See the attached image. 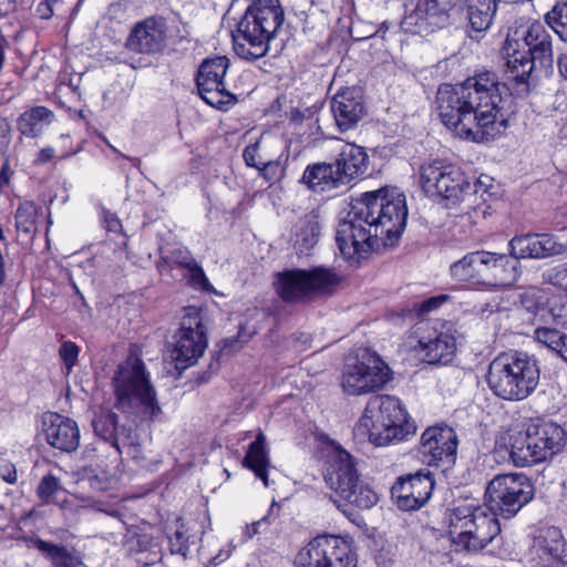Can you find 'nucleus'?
Segmentation results:
<instances>
[{"label": "nucleus", "instance_id": "nucleus-33", "mask_svg": "<svg viewBox=\"0 0 567 567\" xmlns=\"http://www.w3.org/2000/svg\"><path fill=\"white\" fill-rule=\"evenodd\" d=\"M43 431L48 443L63 452L71 451V423L63 415L48 412L43 415Z\"/></svg>", "mask_w": 567, "mask_h": 567}, {"label": "nucleus", "instance_id": "nucleus-29", "mask_svg": "<svg viewBox=\"0 0 567 567\" xmlns=\"http://www.w3.org/2000/svg\"><path fill=\"white\" fill-rule=\"evenodd\" d=\"M255 14V19L264 28L261 39H265L267 45L275 38L278 30L284 23V10L279 4L278 0H259L255 2L250 8Z\"/></svg>", "mask_w": 567, "mask_h": 567}, {"label": "nucleus", "instance_id": "nucleus-2", "mask_svg": "<svg viewBox=\"0 0 567 567\" xmlns=\"http://www.w3.org/2000/svg\"><path fill=\"white\" fill-rule=\"evenodd\" d=\"M406 218L405 196L398 188L364 193L338 225L336 239L341 255L358 262L371 250L393 245L402 235Z\"/></svg>", "mask_w": 567, "mask_h": 567}, {"label": "nucleus", "instance_id": "nucleus-27", "mask_svg": "<svg viewBox=\"0 0 567 567\" xmlns=\"http://www.w3.org/2000/svg\"><path fill=\"white\" fill-rule=\"evenodd\" d=\"M523 39L528 47L526 52L532 58L543 66H550L553 64L551 37L542 22L535 21L528 25Z\"/></svg>", "mask_w": 567, "mask_h": 567}, {"label": "nucleus", "instance_id": "nucleus-30", "mask_svg": "<svg viewBox=\"0 0 567 567\" xmlns=\"http://www.w3.org/2000/svg\"><path fill=\"white\" fill-rule=\"evenodd\" d=\"M458 0H419L414 10L416 19L421 20L420 28H442L450 21L451 11Z\"/></svg>", "mask_w": 567, "mask_h": 567}, {"label": "nucleus", "instance_id": "nucleus-38", "mask_svg": "<svg viewBox=\"0 0 567 567\" xmlns=\"http://www.w3.org/2000/svg\"><path fill=\"white\" fill-rule=\"evenodd\" d=\"M38 496L45 503L63 506L68 502L69 492L60 485L59 480L49 474L44 476L37 488Z\"/></svg>", "mask_w": 567, "mask_h": 567}, {"label": "nucleus", "instance_id": "nucleus-55", "mask_svg": "<svg viewBox=\"0 0 567 567\" xmlns=\"http://www.w3.org/2000/svg\"><path fill=\"white\" fill-rule=\"evenodd\" d=\"M60 355L63 361V367L69 374L71 372V341H64L60 348Z\"/></svg>", "mask_w": 567, "mask_h": 567}, {"label": "nucleus", "instance_id": "nucleus-35", "mask_svg": "<svg viewBox=\"0 0 567 567\" xmlns=\"http://www.w3.org/2000/svg\"><path fill=\"white\" fill-rule=\"evenodd\" d=\"M55 120L54 113L45 106L25 110L18 118V131L27 137L40 136Z\"/></svg>", "mask_w": 567, "mask_h": 567}, {"label": "nucleus", "instance_id": "nucleus-64", "mask_svg": "<svg viewBox=\"0 0 567 567\" xmlns=\"http://www.w3.org/2000/svg\"><path fill=\"white\" fill-rule=\"evenodd\" d=\"M72 289H73V292H75L76 295H80V291L78 290V288L75 287V285L73 284L72 286Z\"/></svg>", "mask_w": 567, "mask_h": 567}, {"label": "nucleus", "instance_id": "nucleus-23", "mask_svg": "<svg viewBox=\"0 0 567 567\" xmlns=\"http://www.w3.org/2000/svg\"><path fill=\"white\" fill-rule=\"evenodd\" d=\"M455 330L452 324H444L435 336L421 338L416 350L427 363H449L456 352Z\"/></svg>", "mask_w": 567, "mask_h": 567}, {"label": "nucleus", "instance_id": "nucleus-46", "mask_svg": "<svg viewBox=\"0 0 567 567\" xmlns=\"http://www.w3.org/2000/svg\"><path fill=\"white\" fill-rule=\"evenodd\" d=\"M260 146H261L260 142H257L255 144L248 145L244 150L243 156L248 166L255 167V168L261 167V164L264 163L266 157H264L260 154Z\"/></svg>", "mask_w": 567, "mask_h": 567}, {"label": "nucleus", "instance_id": "nucleus-26", "mask_svg": "<svg viewBox=\"0 0 567 567\" xmlns=\"http://www.w3.org/2000/svg\"><path fill=\"white\" fill-rule=\"evenodd\" d=\"M334 164L343 184L347 185L353 178L367 172L369 156L363 147L355 144H346L342 146Z\"/></svg>", "mask_w": 567, "mask_h": 567}, {"label": "nucleus", "instance_id": "nucleus-51", "mask_svg": "<svg viewBox=\"0 0 567 567\" xmlns=\"http://www.w3.org/2000/svg\"><path fill=\"white\" fill-rule=\"evenodd\" d=\"M103 223L105 228L109 231L121 233L122 231V223L120 218L112 212L104 209L103 210Z\"/></svg>", "mask_w": 567, "mask_h": 567}, {"label": "nucleus", "instance_id": "nucleus-13", "mask_svg": "<svg viewBox=\"0 0 567 567\" xmlns=\"http://www.w3.org/2000/svg\"><path fill=\"white\" fill-rule=\"evenodd\" d=\"M391 380L388 364L377 353L362 351L354 363H347L341 385L349 395H362L381 390Z\"/></svg>", "mask_w": 567, "mask_h": 567}, {"label": "nucleus", "instance_id": "nucleus-22", "mask_svg": "<svg viewBox=\"0 0 567 567\" xmlns=\"http://www.w3.org/2000/svg\"><path fill=\"white\" fill-rule=\"evenodd\" d=\"M485 260V288L511 287L520 277V261L509 252L499 254L486 250Z\"/></svg>", "mask_w": 567, "mask_h": 567}, {"label": "nucleus", "instance_id": "nucleus-25", "mask_svg": "<svg viewBox=\"0 0 567 567\" xmlns=\"http://www.w3.org/2000/svg\"><path fill=\"white\" fill-rule=\"evenodd\" d=\"M166 42L165 23L154 19H146L132 31L127 44L130 49L140 53L159 52Z\"/></svg>", "mask_w": 567, "mask_h": 567}, {"label": "nucleus", "instance_id": "nucleus-45", "mask_svg": "<svg viewBox=\"0 0 567 567\" xmlns=\"http://www.w3.org/2000/svg\"><path fill=\"white\" fill-rule=\"evenodd\" d=\"M187 275V281L190 286L202 289V290H208L209 288V281L203 270V268L196 262L194 267L186 270Z\"/></svg>", "mask_w": 567, "mask_h": 567}, {"label": "nucleus", "instance_id": "nucleus-20", "mask_svg": "<svg viewBox=\"0 0 567 567\" xmlns=\"http://www.w3.org/2000/svg\"><path fill=\"white\" fill-rule=\"evenodd\" d=\"M565 553V540L557 527H548L535 537L526 567H557Z\"/></svg>", "mask_w": 567, "mask_h": 567}, {"label": "nucleus", "instance_id": "nucleus-43", "mask_svg": "<svg viewBox=\"0 0 567 567\" xmlns=\"http://www.w3.org/2000/svg\"><path fill=\"white\" fill-rule=\"evenodd\" d=\"M167 262L172 267L181 268L186 271L194 267L197 261L187 248L179 247L171 251L169 256L167 257Z\"/></svg>", "mask_w": 567, "mask_h": 567}, {"label": "nucleus", "instance_id": "nucleus-44", "mask_svg": "<svg viewBox=\"0 0 567 567\" xmlns=\"http://www.w3.org/2000/svg\"><path fill=\"white\" fill-rule=\"evenodd\" d=\"M563 338V332L557 329L539 327L534 331V339L550 349L554 343Z\"/></svg>", "mask_w": 567, "mask_h": 567}, {"label": "nucleus", "instance_id": "nucleus-24", "mask_svg": "<svg viewBox=\"0 0 567 567\" xmlns=\"http://www.w3.org/2000/svg\"><path fill=\"white\" fill-rule=\"evenodd\" d=\"M486 250H476L467 252L461 259L450 266L452 279L463 286L485 288V260Z\"/></svg>", "mask_w": 567, "mask_h": 567}, {"label": "nucleus", "instance_id": "nucleus-14", "mask_svg": "<svg viewBox=\"0 0 567 567\" xmlns=\"http://www.w3.org/2000/svg\"><path fill=\"white\" fill-rule=\"evenodd\" d=\"M297 567H354L349 543L336 535H319L296 557Z\"/></svg>", "mask_w": 567, "mask_h": 567}, {"label": "nucleus", "instance_id": "nucleus-31", "mask_svg": "<svg viewBox=\"0 0 567 567\" xmlns=\"http://www.w3.org/2000/svg\"><path fill=\"white\" fill-rule=\"evenodd\" d=\"M513 42H516V40L508 35L504 48L507 56L505 73L508 80L525 84L535 68L536 60L528 52L516 50Z\"/></svg>", "mask_w": 567, "mask_h": 567}, {"label": "nucleus", "instance_id": "nucleus-56", "mask_svg": "<svg viewBox=\"0 0 567 567\" xmlns=\"http://www.w3.org/2000/svg\"><path fill=\"white\" fill-rule=\"evenodd\" d=\"M550 350L555 351L563 360L567 361V334L563 332V338L554 343Z\"/></svg>", "mask_w": 567, "mask_h": 567}, {"label": "nucleus", "instance_id": "nucleus-4", "mask_svg": "<svg viewBox=\"0 0 567 567\" xmlns=\"http://www.w3.org/2000/svg\"><path fill=\"white\" fill-rule=\"evenodd\" d=\"M414 432L415 425L409 420L401 401L391 395L370 398L354 427L358 437L367 439L375 446L402 441Z\"/></svg>", "mask_w": 567, "mask_h": 567}, {"label": "nucleus", "instance_id": "nucleus-40", "mask_svg": "<svg viewBox=\"0 0 567 567\" xmlns=\"http://www.w3.org/2000/svg\"><path fill=\"white\" fill-rule=\"evenodd\" d=\"M34 544L42 554L51 559L55 567L70 566L71 556L65 547L42 539L35 540Z\"/></svg>", "mask_w": 567, "mask_h": 567}, {"label": "nucleus", "instance_id": "nucleus-11", "mask_svg": "<svg viewBox=\"0 0 567 567\" xmlns=\"http://www.w3.org/2000/svg\"><path fill=\"white\" fill-rule=\"evenodd\" d=\"M174 344L168 350L167 360L181 373L197 363L207 348L206 327L200 309L185 308L181 327L174 336Z\"/></svg>", "mask_w": 567, "mask_h": 567}, {"label": "nucleus", "instance_id": "nucleus-21", "mask_svg": "<svg viewBox=\"0 0 567 567\" xmlns=\"http://www.w3.org/2000/svg\"><path fill=\"white\" fill-rule=\"evenodd\" d=\"M330 107L341 132L353 128L365 112L361 92L354 87L338 91L331 100Z\"/></svg>", "mask_w": 567, "mask_h": 567}, {"label": "nucleus", "instance_id": "nucleus-1", "mask_svg": "<svg viewBox=\"0 0 567 567\" xmlns=\"http://www.w3.org/2000/svg\"><path fill=\"white\" fill-rule=\"evenodd\" d=\"M504 89L492 72L455 85L444 83L437 89L435 110L456 136L473 142L495 140L507 126L502 106Z\"/></svg>", "mask_w": 567, "mask_h": 567}, {"label": "nucleus", "instance_id": "nucleus-39", "mask_svg": "<svg viewBox=\"0 0 567 567\" xmlns=\"http://www.w3.org/2000/svg\"><path fill=\"white\" fill-rule=\"evenodd\" d=\"M546 23L567 42V0L557 2L545 16Z\"/></svg>", "mask_w": 567, "mask_h": 567}, {"label": "nucleus", "instance_id": "nucleus-42", "mask_svg": "<svg viewBox=\"0 0 567 567\" xmlns=\"http://www.w3.org/2000/svg\"><path fill=\"white\" fill-rule=\"evenodd\" d=\"M543 281L567 291V262L545 270Z\"/></svg>", "mask_w": 567, "mask_h": 567}, {"label": "nucleus", "instance_id": "nucleus-53", "mask_svg": "<svg viewBox=\"0 0 567 567\" xmlns=\"http://www.w3.org/2000/svg\"><path fill=\"white\" fill-rule=\"evenodd\" d=\"M447 300V296L441 295L437 297H432L425 301L422 302L421 311L422 312H430L436 308H439L442 303H444Z\"/></svg>", "mask_w": 567, "mask_h": 567}, {"label": "nucleus", "instance_id": "nucleus-18", "mask_svg": "<svg viewBox=\"0 0 567 567\" xmlns=\"http://www.w3.org/2000/svg\"><path fill=\"white\" fill-rule=\"evenodd\" d=\"M434 482L429 474L415 473L400 477L391 493L396 505L403 511H414L422 507L431 497Z\"/></svg>", "mask_w": 567, "mask_h": 567}, {"label": "nucleus", "instance_id": "nucleus-57", "mask_svg": "<svg viewBox=\"0 0 567 567\" xmlns=\"http://www.w3.org/2000/svg\"><path fill=\"white\" fill-rule=\"evenodd\" d=\"M175 536L176 540L178 542V546L176 547V549H173V551L182 555L183 557H186L188 553V545L185 543L183 534L176 532Z\"/></svg>", "mask_w": 567, "mask_h": 567}, {"label": "nucleus", "instance_id": "nucleus-9", "mask_svg": "<svg viewBox=\"0 0 567 567\" xmlns=\"http://www.w3.org/2000/svg\"><path fill=\"white\" fill-rule=\"evenodd\" d=\"M340 282L341 277L333 269L320 266L278 272L274 286L285 302L298 303L332 295Z\"/></svg>", "mask_w": 567, "mask_h": 567}, {"label": "nucleus", "instance_id": "nucleus-61", "mask_svg": "<svg viewBox=\"0 0 567 567\" xmlns=\"http://www.w3.org/2000/svg\"><path fill=\"white\" fill-rule=\"evenodd\" d=\"M7 167H8V165H3L0 171V184L8 183Z\"/></svg>", "mask_w": 567, "mask_h": 567}, {"label": "nucleus", "instance_id": "nucleus-58", "mask_svg": "<svg viewBox=\"0 0 567 567\" xmlns=\"http://www.w3.org/2000/svg\"><path fill=\"white\" fill-rule=\"evenodd\" d=\"M560 75L567 80V54H560L557 61Z\"/></svg>", "mask_w": 567, "mask_h": 567}, {"label": "nucleus", "instance_id": "nucleus-63", "mask_svg": "<svg viewBox=\"0 0 567 567\" xmlns=\"http://www.w3.org/2000/svg\"><path fill=\"white\" fill-rule=\"evenodd\" d=\"M72 350H73V361H74L75 358L78 357L79 348L75 344H73Z\"/></svg>", "mask_w": 567, "mask_h": 567}, {"label": "nucleus", "instance_id": "nucleus-48", "mask_svg": "<svg viewBox=\"0 0 567 567\" xmlns=\"http://www.w3.org/2000/svg\"><path fill=\"white\" fill-rule=\"evenodd\" d=\"M261 172V175L268 182H275L280 178L282 168L279 162L266 158L261 164V167L258 168Z\"/></svg>", "mask_w": 567, "mask_h": 567}, {"label": "nucleus", "instance_id": "nucleus-62", "mask_svg": "<svg viewBox=\"0 0 567 567\" xmlns=\"http://www.w3.org/2000/svg\"><path fill=\"white\" fill-rule=\"evenodd\" d=\"M260 523H261V520H257L256 523H254L252 532H251V533H249V536H248L249 538H251V537H252V535L257 533V526H258Z\"/></svg>", "mask_w": 567, "mask_h": 567}, {"label": "nucleus", "instance_id": "nucleus-36", "mask_svg": "<svg viewBox=\"0 0 567 567\" xmlns=\"http://www.w3.org/2000/svg\"><path fill=\"white\" fill-rule=\"evenodd\" d=\"M495 13V0H467L470 24L476 32L487 30L493 22Z\"/></svg>", "mask_w": 567, "mask_h": 567}, {"label": "nucleus", "instance_id": "nucleus-16", "mask_svg": "<svg viewBox=\"0 0 567 567\" xmlns=\"http://www.w3.org/2000/svg\"><path fill=\"white\" fill-rule=\"evenodd\" d=\"M457 435L450 426H430L422 436L420 451L430 466L454 464L457 451Z\"/></svg>", "mask_w": 567, "mask_h": 567}, {"label": "nucleus", "instance_id": "nucleus-59", "mask_svg": "<svg viewBox=\"0 0 567 567\" xmlns=\"http://www.w3.org/2000/svg\"><path fill=\"white\" fill-rule=\"evenodd\" d=\"M53 148L51 147H47V148H43L40 151L38 157H37V162L38 163H45L48 162L49 159H51L53 157Z\"/></svg>", "mask_w": 567, "mask_h": 567}, {"label": "nucleus", "instance_id": "nucleus-54", "mask_svg": "<svg viewBox=\"0 0 567 567\" xmlns=\"http://www.w3.org/2000/svg\"><path fill=\"white\" fill-rule=\"evenodd\" d=\"M60 0H47L38 4L37 11L42 19H49L53 16V6Z\"/></svg>", "mask_w": 567, "mask_h": 567}, {"label": "nucleus", "instance_id": "nucleus-47", "mask_svg": "<svg viewBox=\"0 0 567 567\" xmlns=\"http://www.w3.org/2000/svg\"><path fill=\"white\" fill-rule=\"evenodd\" d=\"M522 302L529 311H536L540 306L545 305V293L539 289H530L523 295Z\"/></svg>", "mask_w": 567, "mask_h": 567}, {"label": "nucleus", "instance_id": "nucleus-32", "mask_svg": "<svg viewBox=\"0 0 567 567\" xmlns=\"http://www.w3.org/2000/svg\"><path fill=\"white\" fill-rule=\"evenodd\" d=\"M320 236L318 216L313 213L301 217L293 226L291 234L292 247L297 255H309Z\"/></svg>", "mask_w": 567, "mask_h": 567}, {"label": "nucleus", "instance_id": "nucleus-6", "mask_svg": "<svg viewBox=\"0 0 567 567\" xmlns=\"http://www.w3.org/2000/svg\"><path fill=\"white\" fill-rule=\"evenodd\" d=\"M449 533L456 550L478 553L501 534V525L488 507L471 502L452 508Z\"/></svg>", "mask_w": 567, "mask_h": 567}, {"label": "nucleus", "instance_id": "nucleus-17", "mask_svg": "<svg viewBox=\"0 0 567 567\" xmlns=\"http://www.w3.org/2000/svg\"><path fill=\"white\" fill-rule=\"evenodd\" d=\"M513 257L520 259H546L567 250V245L549 234L528 233L515 235L508 241Z\"/></svg>", "mask_w": 567, "mask_h": 567}, {"label": "nucleus", "instance_id": "nucleus-15", "mask_svg": "<svg viewBox=\"0 0 567 567\" xmlns=\"http://www.w3.org/2000/svg\"><path fill=\"white\" fill-rule=\"evenodd\" d=\"M229 68L226 56L206 59L199 66L196 76L198 92L209 105L223 109L233 103L234 96L226 89L225 75Z\"/></svg>", "mask_w": 567, "mask_h": 567}, {"label": "nucleus", "instance_id": "nucleus-19", "mask_svg": "<svg viewBox=\"0 0 567 567\" xmlns=\"http://www.w3.org/2000/svg\"><path fill=\"white\" fill-rule=\"evenodd\" d=\"M264 28L255 19V14L248 9L238 23L237 31L233 35L234 50L244 60H257L268 52L265 39H261Z\"/></svg>", "mask_w": 567, "mask_h": 567}, {"label": "nucleus", "instance_id": "nucleus-28", "mask_svg": "<svg viewBox=\"0 0 567 567\" xmlns=\"http://www.w3.org/2000/svg\"><path fill=\"white\" fill-rule=\"evenodd\" d=\"M301 181L313 192H326L344 186L334 163L308 165Z\"/></svg>", "mask_w": 567, "mask_h": 567}, {"label": "nucleus", "instance_id": "nucleus-50", "mask_svg": "<svg viewBox=\"0 0 567 567\" xmlns=\"http://www.w3.org/2000/svg\"><path fill=\"white\" fill-rule=\"evenodd\" d=\"M0 477L8 484H16L18 481V472L16 465L7 460L0 463Z\"/></svg>", "mask_w": 567, "mask_h": 567}, {"label": "nucleus", "instance_id": "nucleus-49", "mask_svg": "<svg viewBox=\"0 0 567 567\" xmlns=\"http://www.w3.org/2000/svg\"><path fill=\"white\" fill-rule=\"evenodd\" d=\"M80 477L78 480V482H84L85 480H87L90 486L94 489H105L107 487V483L99 477L96 474H95V471L93 468H84L83 470V473L82 474H79Z\"/></svg>", "mask_w": 567, "mask_h": 567}, {"label": "nucleus", "instance_id": "nucleus-10", "mask_svg": "<svg viewBox=\"0 0 567 567\" xmlns=\"http://www.w3.org/2000/svg\"><path fill=\"white\" fill-rule=\"evenodd\" d=\"M420 184L429 196L441 197L446 207H455L472 194V183L456 165L431 159L420 167Z\"/></svg>", "mask_w": 567, "mask_h": 567}, {"label": "nucleus", "instance_id": "nucleus-37", "mask_svg": "<svg viewBox=\"0 0 567 567\" xmlns=\"http://www.w3.org/2000/svg\"><path fill=\"white\" fill-rule=\"evenodd\" d=\"M92 426L97 436L109 441L120 450V433L117 431V416L109 410H101L92 420Z\"/></svg>", "mask_w": 567, "mask_h": 567}, {"label": "nucleus", "instance_id": "nucleus-34", "mask_svg": "<svg viewBox=\"0 0 567 567\" xmlns=\"http://www.w3.org/2000/svg\"><path fill=\"white\" fill-rule=\"evenodd\" d=\"M243 465L252 471L266 487L270 485L268 476L270 460L266 449V436L261 431L258 432L255 441L249 444Z\"/></svg>", "mask_w": 567, "mask_h": 567}, {"label": "nucleus", "instance_id": "nucleus-52", "mask_svg": "<svg viewBox=\"0 0 567 567\" xmlns=\"http://www.w3.org/2000/svg\"><path fill=\"white\" fill-rule=\"evenodd\" d=\"M320 109L321 105L315 103L310 107H307L305 111L295 110L292 111V120L302 121L303 118H311L319 112Z\"/></svg>", "mask_w": 567, "mask_h": 567}, {"label": "nucleus", "instance_id": "nucleus-7", "mask_svg": "<svg viewBox=\"0 0 567 567\" xmlns=\"http://www.w3.org/2000/svg\"><path fill=\"white\" fill-rule=\"evenodd\" d=\"M326 458L324 480L341 499L361 509L377 504L378 494L360 480L355 461L348 451L331 442Z\"/></svg>", "mask_w": 567, "mask_h": 567}, {"label": "nucleus", "instance_id": "nucleus-5", "mask_svg": "<svg viewBox=\"0 0 567 567\" xmlns=\"http://www.w3.org/2000/svg\"><path fill=\"white\" fill-rule=\"evenodd\" d=\"M540 369L535 358L523 352L501 353L492 360L486 375L487 385L499 399L523 401L539 384Z\"/></svg>", "mask_w": 567, "mask_h": 567}, {"label": "nucleus", "instance_id": "nucleus-12", "mask_svg": "<svg viewBox=\"0 0 567 567\" xmlns=\"http://www.w3.org/2000/svg\"><path fill=\"white\" fill-rule=\"evenodd\" d=\"M534 496V488L524 474H502L487 485L488 509L505 518L515 516Z\"/></svg>", "mask_w": 567, "mask_h": 567}, {"label": "nucleus", "instance_id": "nucleus-60", "mask_svg": "<svg viewBox=\"0 0 567 567\" xmlns=\"http://www.w3.org/2000/svg\"><path fill=\"white\" fill-rule=\"evenodd\" d=\"M70 90V85L64 83L63 81L58 85L55 95L58 99H61L62 96L66 95Z\"/></svg>", "mask_w": 567, "mask_h": 567}, {"label": "nucleus", "instance_id": "nucleus-3", "mask_svg": "<svg viewBox=\"0 0 567 567\" xmlns=\"http://www.w3.org/2000/svg\"><path fill=\"white\" fill-rule=\"evenodd\" d=\"M503 440L514 465L527 467L559 451L565 443V431L554 422L528 419L511 426Z\"/></svg>", "mask_w": 567, "mask_h": 567}, {"label": "nucleus", "instance_id": "nucleus-8", "mask_svg": "<svg viewBox=\"0 0 567 567\" xmlns=\"http://www.w3.org/2000/svg\"><path fill=\"white\" fill-rule=\"evenodd\" d=\"M113 381L117 406L123 412L142 419L154 417L159 413L156 392L141 359L128 357L118 365Z\"/></svg>", "mask_w": 567, "mask_h": 567}, {"label": "nucleus", "instance_id": "nucleus-41", "mask_svg": "<svg viewBox=\"0 0 567 567\" xmlns=\"http://www.w3.org/2000/svg\"><path fill=\"white\" fill-rule=\"evenodd\" d=\"M37 206L32 202H23L19 205L16 213L17 229L25 234L35 230Z\"/></svg>", "mask_w": 567, "mask_h": 567}]
</instances>
